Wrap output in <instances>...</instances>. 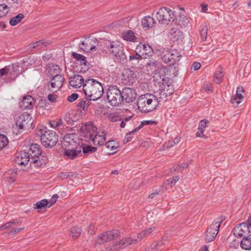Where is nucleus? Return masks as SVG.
<instances>
[{"label": "nucleus", "mask_w": 251, "mask_h": 251, "mask_svg": "<svg viewBox=\"0 0 251 251\" xmlns=\"http://www.w3.org/2000/svg\"><path fill=\"white\" fill-rule=\"evenodd\" d=\"M100 47L103 52L112 55L115 62L120 63L126 62V56L124 52L123 45L119 42L104 40Z\"/></svg>", "instance_id": "obj_1"}, {"label": "nucleus", "mask_w": 251, "mask_h": 251, "mask_svg": "<svg viewBox=\"0 0 251 251\" xmlns=\"http://www.w3.org/2000/svg\"><path fill=\"white\" fill-rule=\"evenodd\" d=\"M83 91L86 99L94 101L99 99L103 93L101 84L93 78L86 79L85 80Z\"/></svg>", "instance_id": "obj_2"}, {"label": "nucleus", "mask_w": 251, "mask_h": 251, "mask_svg": "<svg viewBox=\"0 0 251 251\" xmlns=\"http://www.w3.org/2000/svg\"><path fill=\"white\" fill-rule=\"evenodd\" d=\"M138 109L143 113H148L155 110L159 104L157 98L151 94L140 96L137 100Z\"/></svg>", "instance_id": "obj_3"}, {"label": "nucleus", "mask_w": 251, "mask_h": 251, "mask_svg": "<svg viewBox=\"0 0 251 251\" xmlns=\"http://www.w3.org/2000/svg\"><path fill=\"white\" fill-rule=\"evenodd\" d=\"M37 134L40 136L41 141L46 148H51L57 142L58 135L53 130L48 129L47 126H43L40 128Z\"/></svg>", "instance_id": "obj_4"}, {"label": "nucleus", "mask_w": 251, "mask_h": 251, "mask_svg": "<svg viewBox=\"0 0 251 251\" xmlns=\"http://www.w3.org/2000/svg\"><path fill=\"white\" fill-rule=\"evenodd\" d=\"M156 18L159 23L163 25L172 24L176 19L175 12L169 8L162 7L156 13Z\"/></svg>", "instance_id": "obj_5"}, {"label": "nucleus", "mask_w": 251, "mask_h": 251, "mask_svg": "<svg viewBox=\"0 0 251 251\" xmlns=\"http://www.w3.org/2000/svg\"><path fill=\"white\" fill-rule=\"evenodd\" d=\"M108 102L113 106H118L123 101L122 92L116 86L109 87L107 92Z\"/></svg>", "instance_id": "obj_6"}, {"label": "nucleus", "mask_w": 251, "mask_h": 251, "mask_svg": "<svg viewBox=\"0 0 251 251\" xmlns=\"http://www.w3.org/2000/svg\"><path fill=\"white\" fill-rule=\"evenodd\" d=\"M224 220V217L218 218L210 225L205 235V240L206 242H210L215 239L219 232V227Z\"/></svg>", "instance_id": "obj_7"}, {"label": "nucleus", "mask_w": 251, "mask_h": 251, "mask_svg": "<svg viewBox=\"0 0 251 251\" xmlns=\"http://www.w3.org/2000/svg\"><path fill=\"white\" fill-rule=\"evenodd\" d=\"M181 55L177 50L171 49L167 50L162 57L165 63H169L170 65H175L179 61Z\"/></svg>", "instance_id": "obj_8"}, {"label": "nucleus", "mask_w": 251, "mask_h": 251, "mask_svg": "<svg viewBox=\"0 0 251 251\" xmlns=\"http://www.w3.org/2000/svg\"><path fill=\"white\" fill-rule=\"evenodd\" d=\"M110 134L108 129L100 128L98 129L96 127L95 134L92 138V141L94 145L102 146L104 145L106 139V136ZM112 134L110 133V135Z\"/></svg>", "instance_id": "obj_9"}, {"label": "nucleus", "mask_w": 251, "mask_h": 251, "mask_svg": "<svg viewBox=\"0 0 251 251\" xmlns=\"http://www.w3.org/2000/svg\"><path fill=\"white\" fill-rule=\"evenodd\" d=\"M98 44L96 38L91 37L85 38L79 45V49L85 52H89L94 50Z\"/></svg>", "instance_id": "obj_10"}, {"label": "nucleus", "mask_w": 251, "mask_h": 251, "mask_svg": "<svg viewBox=\"0 0 251 251\" xmlns=\"http://www.w3.org/2000/svg\"><path fill=\"white\" fill-rule=\"evenodd\" d=\"M120 232L117 230L106 231L100 234L96 241V243L102 244L118 237Z\"/></svg>", "instance_id": "obj_11"}, {"label": "nucleus", "mask_w": 251, "mask_h": 251, "mask_svg": "<svg viewBox=\"0 0 251 251\" xmlns=\"http://www.w3.org/2000/svg\"><path fill=\"white\" fill-rule=\"evenodd\" d=\"M51 78L50 82L47 85L48 88L50 91L56 92L62 87L64 78L62 75H57Z\"/></svg>", "instance_id": "obj_12"}, {"label": "nucleus", "mask_w": 251, "mask_h": 251, "mask_svg": "<svg viewBox=\"0 0 251 251\" xmlns=\"http://www.w3.org/2000/svg\"><path fill=\"white\" fill-rule=\"evenodd\" d=\"M4 75L8 77L6 82H10L16 78L17 73L14 65L5 66L3 68L0 69V77Z\"/></svg>", "instance_id": "obj_13"}, {"label": "nucleus", "mask_w": 251, "mask_h": 251, "mask_svg": "<svg viewBox=\"0 0 251 251\" xmlns=\"http://www.w3.org/2000/svg\"><path fill=\"white\" fill-rule=\"evenodd\" d=\"M234 235L237 237L251 235V227H248L246 223H242L234 229Z\"/></svg>", "instance_id": "obj_14"}, {"label": "nucleus", "mask_w": 251, "mask_h": 251, "mask_svg": "<svg viewBox=\"0 0 251 251\" xmlns=\"http://www.w3.org/2000/svg\"><path fill=\"white\" fill-rule=\"evenodd\" d=\"M135 52L138 53L142 57L147 58L151 56L153 53V50L149 45H145L142 43L137 46Z\"/></svg>", "instance_id": "obj_15"}, {"label": "nucleus", "mask_w": 251, "mask_h": 251, "mask_svg": "<svg viewBox=\"0 0 251 251\" xmlns=\"http://www.w3.org/2000/svg\"><path fill=\"white\" fill-rule=\"evenodd\" d=\"M123 101L130 102L134 101L137 97L136 91L134 89L125 88L122 92Z\"/></svg>", "instance_id": "obj_16"}, {"label": "nucleus", "mask_w": 251, "mask_h": 251, "mask_svg": "<svg viewBox=\"0 0 251 251\" xmlns=\"http://www.w3.org/2000/svg\"><path fill=\"white\" fill-rule=\"evenodd\" d=\"M168 69L165 67H157L153 75V81L158 83L165 80L166 76L168 75Z\"/></svg>", "instance_id": "obj_17"}, {"label": "nucleus", "mask_w": 251, "mask_h": 251, "mask_svg": "<svg viewBox=\"0 0 251 251\" xmlns=\"http://www.w3.org/2000/svg\"><path fill=\"white\" fill-rule=\"evenodd\" d=\"M77 140V138H75ZM76 141L75 140V135L73 134H68L63 137L62 142V148L66 150L69 148H75L76 147Z\"/></svg>", "instance_id": "obj_18"}, {"label": "nucleus", "mask_w": 251, "mask_h": 251, "mask_svg": "<svg viewBox=\"0 0 251 251\" xmlns=\"http://www.w3.org/2000/svg\"><path fill=\"white\" fill-rule=\"evenodd\" d=\"M15 163L20 165H26L31 162L30 157L28 152L21 151L16 153L15 159Z\"/></svg>", "instance_id": "obj_19"}, {"label": "nucleus", "mask_w": 251, "mask_h": 251, "mask_svg": "<svg viewBox=\"0 0 251 251\" xmlns=\"http://www.w3.org/2000/svg\"><path fill=\"white\" fill-rule=\"evenodd\" d=\"M69 83L73 88H79L83 86L85 81L81 75L75 74L69 78Z\"/></svg>", "instance_id": "obj_20"}, {"label": "nucleus", "mask_w": 251, "mask_h": 251, "mask_svg": "<svg viewBox=\"0 0 251 251\" xmlns=\"http://www.w3.org/2000/svg\"><path fill=\"white\" fill-rule=\"evenodd\" d=\"M33 121L30 114L27 113H24L23 114L19 116L16 120V126H26L32 125Z\"/></svg>", "instance_id": "obj_21"}, {"label": "nucleus", "mask_w": 251, "mask_h": 251, "mask_svg": "<svg viewBox=\"0 0 251 251\" xmlns=\"http://www.w3.org/2000/svg\"><path fill=\"white\" fill-rule=\"evenodd\" d=\"M244 91V88L242 86H239L237 88L236 94L232 97L230 102L234 107H237L239 103L241 102L243 99V96L241 92Z\"/></svg>", "instance_id": "obj_22"}, {"label": "nucleus", "mask_w": 251, "mask_h": 251, "mask_svg": "<svg viewBox=\"0 0 251 251\" xmlns=\"http://www.w3.org/2000/svg\"><path fill=\"white\" fill-rule=\"evenodd\" d=\"M96 127L97 126H81L79 133L86 139H92L95 134Z\"/></svg>", "instance_id": "obj_23"}, {"label": "nucleus", "mask_w": 251, "mask_h": 251, "mask_svg": "<svg viewBox=\"0 0 251 251\" xmlns=\"http://www.w3.org/2000/svg\"><path fill=\"white\" fill-rule=\"evenodd\" d=\"M137 241L136 239L132 240L130 238H124L114 244L113 248L115 250L122 249L133 243H136Z\"/></svg>", "instance_id": "obj_24"}, {"label": "nucleus", "mask_w": 251, "mask_h": 251, "mask_svg": "<svg viewBox=\"0 0 251 251\" xmlns=\"http://www.w3.org/2000/svg\"><path fill=\"white\" fill-rule=\"evenodd\" d=\"M33 98L30 96H25L20 102V106L23 109H30L33 107Z\"/></svg>", "instance_id": "obj_25"}, {"label": "nucleus", "mask_w": 251, "mask_h": 251, "mask_svg": "<svg viewBox=\"0 0 251 251\" xmlns=\"http://www.w3.org/2000/svg\"><path fill=\"white\" fill-rule=\"evenodd\" d=\"M170 37L174 41L181 40L183 38V33L176 28H172L170 31Z\"/></svg>", "instance_id": "obj_26"}, {"label": "nucleus", "mask_w": 251, "mask_h": 251, "mask_svg": "<svg viewBox=\"0 0 251 251\" xmlns=\"http://www.w3.org/2000/svg\"><path fill=\"white\" fill-rule=\"evenodd\" d=\"M81 152V150L75 148H69L64 150V154L69 159H74L79 153Z\"/></svg>", "instance_id": "obj_27"}, {"label": "nucleus", "mask_w": 251, "mask_h": 251, "mask_svg": "<svg viewBox=\"0 0 251 251\" xmlns=\"http://www.w3.org/2000/svg\"><path fill=\"white\" fill-rule=\"evenodd\" d=\"M72 56L77 61L79 62L81 65H84L85 67V69L86 70H88L89 68V63L87 61L86 57L80 54L77 53L75 52H73L72 53Z\"/></svg>", "instance_id": "obj_28"}, {"label": "nucleus", "mask_w": 251, "mask_h": 251, "mask_svg": "<svg viewBox=\"0 0 251 251\" xmlns=\"http://www.w3.org/2000/svg\"><path fill=\"white\" fill-rule=\"evenodd\" d=\"M61 73V69L59 66L50 64L48 67V74L50 78L55 77L57 75H60Z\"/></svg>", "instance_id": "obj_29"}, {"label": "nucleus", "mask_w": 251, "mask_h": 251, "mask_svg": "<svg viewBox=\"0 0 251 251\" xmlns=\"http://www.w3.org/2000/svg\"><path fill=\"white\" fill-rule=\"evenodd\" d=\"M29 155H30V157H35L41 155V151L40 150V146L37 144H32L29 147Z\"/></svg>", "instance_id": "obj_30"}, {"label": "nucleus", "mask_w": 251, "mask_h": 251, "mask_svg": "<svg viewBox=\"0 0 251 251\" xmlns=\"http://www.w3.org/2000/svg\"><path fill=\"white\" fill-rule=\"evenodd\" d=\"M155 23V20L151 16H145L141 21L142 26L143 28H151L153 26Z\"/></svg>", "instance_id": "obj_31"}, {"label": "nucleus", "mask_w": 251, "mask_h": 251, "mask_svg": "<svg viewBox=\"0 0 251 251\" xmlns=\"http://www.w3.org/2000/svg\"><path fill=\"white\" fill-rule=\"evenodd\" d=\"M123 75L125 80L131 83L134 81L136 76L134 71L129 69H125L123 73Z\"/></svg>", "instance_id": "obj_32"}, {"label": "nucleus", "mask_w": 251, "mask_h": 251, "mask_svg": "<svg viewBox=\"0 0 251 251\" xmlns=\"http://www.w3.org/2000/svg\"><path fill=\"white\" fill-rule=\"evenodd\" d=\"M169 87V86H168L167 88L164 87L161 90H160V98L164 101L167 100V98L168 96H170L174 93L173 90L172 88L170 89Z\"/></svg>", "instance_id": "obj_33"}, {"label": "nucleus", "mask_w": 251, "mask_h": 251, "mask_svg": "<svg viewBox=\"0 0 251 251\" xmlns=\"http://www.w3.org/2000/svg\"><path fill=\"white\" fill-rule=\"evenodd\" d=\"M179 176H175L167 179L166 181H165L162 187V191L166 190L168 188V186L172 187L173 186L175 185V184L179 180Z\"/></svg>", "instance_id": "obj_34"}, {"label": "nucleus", "mask_w": 251, "mask_h": 251, "mask_svg": "<svg viewBox=\"0 0 251 251\" xmlns=\"http://www.w3.org/2000/svg\"><path fill=\"white\" fill-rule=\"evenodd\" d=\"M155 226H151L150 228L144 229L141 232L139 233L137 235V240H141L144 237L148 236L152 232L155 230Z\"/></svg>", "instance_id": "obj_35"}, {"label": "nucleus", "mask_w": 251, "mask_h": 251, "mask_svg": "<svg viewBox=\"0 0 251 251\" xmlns=\"http://www.w3.org/2000/svg\"><path fill=\"white\" fill-rule=\"evenodd\" d=\"M136 122H137L136 118H133V116H130L123 118H121L120 126H126V125H130L131 124L138 125V123H136Z\"/></svg>", "instance_id": "obj_36"}, {"label": "nucleus", "mask_w": 251, "mask_h": 251, "mask_svg": "<svg viewBox=\"0 0 251 251\" xmlns=\"http://www.w3.org/2000/svg\"><path fill=\"white\" fill-rule=\"evenodd\" d=\"M81 148L82 150L83 153L85 154H90L96 152L97 150V148L85 144H81Z\"/></svg>", "instance_id": "obj_37"}, {"label": "nucleus", "mask_w": 251, "mask_h": 251, "mask_svg": "<svg viewBox=\"0 0 251 251\" xmlns=\"http://www.w3.org/2000/svg\"><path fill=\"white\" fill-rule=\"evenodd\" d=\"M106 148L113 153L116 152V150L119 147V144L115 140H110L105 144Z\"/></svg>", "instance_id": "obj_38"}, {"label": "nucleus", "mask_w": 251, "mask_h": 251, "mask_svg": "<svg viewBox=\"0 0 251 251\" xmlns=\"http://www.w3.org/2000/svg\"><path fill=\"white\" fill-rule=\"evenodd\" d=\"M240 246L243 249L250 250L251 249V237L247 236L241 241Z\"/></svg>", "instance_id": "obj_39"}, {"label": "nucleus", "mask_w": 251, "mask_h": 251, "mask_svg": "<svg viewBox=\"0 0 251 251\" xmlns=\"http://www.w3.org/2000/svg\"><path fill=\"white\" fill-rule=\"evenodd\" d=\"M224 75L222 67H218L214 76V81L217 83H221L223 80Z\"/></svg>", "instance_id": "obj_40"}, {"label": "nucleus", "mask_w": 251, "mask_h": 251, "mask_svg": "<svg viewBox=\"0 0 251 251\" xmlns=\"http://www.w3.org/2000/svg\"><path fill=\"white\" fill-rule=\"evenodd\" d=\"M141 127L142 126H138L134 130H132L131 131L127 133L123 140L124 144L127 143V142L130 141L132 139L133 136L135 135L136 132L139 131L141 129Z\"/></svg>", "instance_id": "obj_41"}, {"label": "nucleus", "mask_w": 251, "mask_h": 251, "mask_svg": "<svg viewBox=\"0 0 251 251\" xmlns=\"http://www.w3.org/2000/svg\"><path fill=\"white\" fill-rule=\"evenodd\" d=\"M50 41L42 40L36 42L32 44V48L34 49H40L51 44Z\"/></svg>", "instance_id": "obj_42"}, {"label": "nucleus", "mask_w": 251, "mask_h": 251, "mask_svg": "<svg viewBox=\"0 0 251 251\" xmlns=\"http://www.w3.org/2000/svg\"><path fill=\"white\" fill-rule=\"evenodd\" d=\"M123 37L124 40L131 42H135L136 39V37L134 35V32L131 30H128L123 33Z\"/></svg>", "instance_id": "obj_43"}, {"label": "nucleus", "mask_w": 251, "mask_h": 251, "mask_svg": "<svg viewBox=\"0 0 251 251\" xmlns=\"http://www.w3.org/2000/svg\"><path fill=\"white\" fill-rule=\"evenodd\" d=\"M24 18V14L20 13L13 17L9 20V24L11 26H14L19 23Z\"/></svg>", "instance_id": "obj_44"}, {"label": "nucleus", "mask_w": 251, "mask_h": 251, "mask_svg": "<svg viewBox=\"0 0 251 251\" xmlns=\"http://www.w3.org/2000/svg\"><path fill=\"white\" fill-rule=\"evenodd\" d=\"M206 127L207 126H199L196 133V136L199 137L206 138L207 137V134H208V132L206 130Z\"/></svg>", "instance_id": "obj_45"}, {"label": "nucleus", "mask_w": 251, "mask_h": 251, "mask_svg": "<svg viewBox=\"0 0 251 251\" xmlns=\"http://www.w3.org/2000/svg\"><path fill=\"white\" fill-rule=\"evenodd\" d=\"M25 126H10L12 133L15 135L21 134L25 130Z\"/></svg>", "instance_id": "obj_46"}, {"label": "nucleus", "mask_w": 251, "mask_h": 251, "mask_svg": "<svg viewBox=\"0 0 251 251\" xmlns=\"http://www.w3.org/2000/svg\"><path fill=\"white\" fill-rule=\"evenodd\" d=\"M48 204V201L46 199H44L34 204V207L35 209H41L42 208H45L47 206Z\"/></svg>", "instance_id": "obj_47"}, {"label": "nucleus", "mask_w": 251, "mask_h": 251, "mask_svg": "<svg viewBox=\"0 0 251 251\" xmlns=\"http://www.w3.org/2000/svg\"><path fill=\"white\" fill-rule=\"evenodd\" d=\"M207 30H208V28L206 25H202L201 26L200 36H201V40L203 41H205L207 38Z\"/></svg>", "instance_id": "obj_48"}, {"label": "nucleus", "mask_w": 251, "mask_h": 251, "mask_svg": "<svg viewBox=\"0 0 251 251\" xmlns=\"http://www.w3.org/2000/svg\"><path fill=\"white\" fill-rule=\"evenodd\" d=\"M8 142V139L5 135L0 134V150L6 147Z\"/></svg>", "instance_id": "obj_49"}, {"label": "nucleus", "mask_w": 251, "mask_h": 251, "mask_svg": "<svg viewBox=\"0 0 251 251\" xmlns=\"http://www.w3.org/2000/svg\"><path fill=\"white\" fill-rule=\"evenodd\" d=\"M81 230L78 227L74 226L71 228V232L72 237L77 238L80 236Z\"/></svg>", "instance_id": "obj_50"}, {"label": "nucleus", "mask_w": 251, "mask_h": 251, "mask_svg": "<svg viewBox=\"0 0 251 251\" xmlns=\"http://www.w3.org/2000/svg\"><path fill=\"white\" fill-rule=\"evenodd\" d=\"M31 162L30 165L33 166L35 167H42V164H41L39 160V156H35V157H30Z\"/></svg>", "instance_id": "obj_51"}, {"label": "nucleus", "mask_w": 251, "mask_h": 251, "mask_svg": "<svg viewBox=\"0 0 251 251\" xmlns=\"http://www.w3.org/2000/svg\"><path fill=\"white\" fill-rule=\"evenodd\" d=\"M8 13V6L5 4L0 5V18L4 17Z\"/></svg>", "instance_id": "obj_52"}, {"label": "nucleus", "mask_w": 251, "mask_h": 251, "mask_svg": "<svg viewBox=\"0 0 251 251\" xmlns=\"http://www.w3.org/2000/svg\"><path fill=\"white\" fill-rule=\"evenodd\" d=\"M109 120L112 122H117V125H120L121 117L114 114H110L108 117Z\"/></svg>", "instance_id": "obj_53"}, {"label": "nucleus", "mask_w": 251, "mask_h": 251, "mask_svg": "<svg viewBox=\"0 0 251 251\" xmlns=\"http://www.w3.org/2000/svg\"><path fill=\"white\" fill-rule=\"evenodd\" d=\"M91 100H89V99H87L86 100H82L79 102V105L83 109V110H86L87 109L89 102Z\"/></svg>", "instance_id": "obj_54"}, {"label": "nucleus", "mask_w": 251, "mask_h": 251, "mask_svg": "<svg viewBox=\"0 0 251 251\" xmlns=\"http://www.w3.org/2000/svg\"><path fill=\"white\" fill-rule=\"evenodd\" d=\"M158 63L155 61L153 60H150L147 64H146V68H149L150 69L153 70L155 69L156 67H157Z\"/></svg>", "instance_id": "obj_55"}, {"label": "nucleus", "mask_w": 251, "mask_h": 251, "mask_svg": "<svg viewBox=\"0 0 251 251\" xmlns=\"http://www.w3.org/2000/svg\"><path fill=\"white\" fill-rule=\"evenodd\" d=\"M162 244L163 242L161 241L157 242H154L152 243L151 246V250H159L160 248L162 245Z\"/></svg>", "instance_id": "obj_56"}, {"label": "nucleus", "mask_w": 251, "mask_h": 251, "mask_svg": "<svg viewBox=\"0 0 251 251\" xmlns=\"http://www.w3.org/2000/svg\"><path fill=\"white\" fill-rule=\"evenodd\" d=\"M151 124V125H157L159 124L158 122L156 121L153 120H147L144 121L140 123L139 126H146L147 125Z\"/></svg>", "instance_id": "obj_57"}, {"label": "nucleus", "mask_w": 251, "mask_h": 251, "mask_svg": "<svg viewBox=\"0 0 251 251\" xmlns=\"http://www.w3.org/2000/svg\"><path fill=\"white\" fill-rule=\"evenodd\" d=\"M141 58H142V56L137 53L135 55L129 56L130 61H135V63H138V60Z\"/></svg>", "instance_id": "obj_58"}, {"label": "nucleus", "mask_w": 251, "mask_h": 251, "mask_svg": "<svg viewBox=\"0 0 251 251\" xmlns=\"http://www.w3.org/2000/svg\"><path fill=\"white\" fill-rule=\"evenodd\" d=\"M188 167V164L187 163H184L181 164L179 166H178L175 170L178 172H181L182 170Z\"/></svg>", "instance_id": "obj_59"}, {"label": "nucleus", "mask_w": 251, "mask_h": 251, "mask_svg": "<svg viewBox=\"0 0 251 251\" xmlns=\"http://www.w3.org/2000/svg\"><path fill=\"white\" fill-rule=\"evenodd\" d=\"M78 97V95L76 93H73L68 97V100L70 102H73L76 100Z\"/></svg>", "instance_id": "obj_60"}, {"label": "nucleus", "mask_w": 251, "mask_h": 251, "mask_svg": "<svg viewBox=\"0 0 251 251\" xmlns=\"http://www.w3.org/2000/svg\"><path fill=\"white\" fill-rule=\"evenodd\" d=\"M13 224V223L12 222L6 223L5 224H4L0 226V230H2L5 229L6 228H10V227L12 226Z\"/></svg>", "instance_id": "obj_61"}, {"label": "nucleus", "mask_w": 251, "mask_h": 251, "mask_svg": "<svg viewBox=\"0 0 251 251\" xmlns=\"http://www.w3.org/2000/svg\"><path fill=\"white\" fill-rule=\"evenodd\" d=\"M57 96L54 94H49L48 96V99L49 101L51 102L56 101Z\"/></svg>", "instance_id": "obj_62"}, {"label": "nucleus", "mask_w": 251, "mask_h": 251, "mask_svg": "<svg viewBox=\"0 0 251 251\" xmlns=\"http://www.w3.org/2000/svg\"><path fill=\"white\" fill-rule=\"evenodd\" d=\"M201 66V65L199 62H194L191 68V70H194V71H197L199 70Z\"/></svg>", "instance_id": "obj_63"}, {"label": "nucleus", "mask_w": 251, "mask_h": 251, "mask_svg": "<svg viewBox=\"0 0 251 251\" xmlns=\"http://www.w3.org/2000/svg\"><path fill=\"white\" fill-rule=\"evenodd\" d=\"M58 198V195L57 194H54V195H53L52 196V197L51 198V200L50 201V205L49 206V207L51 206V205H52L53 204H54L56 202Z\"/></svg>", "instance_id": "obj_64"}]
</instances>
